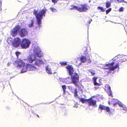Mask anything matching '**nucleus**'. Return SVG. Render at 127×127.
I'll return each instance as SVG.
<instances>
[{
	"label": "nucleus",
	"mask_w": 127,
	"mask_h": 127,
	"mask_svg": "<svg viewBox=\"0 0 127 127\" xmlns=\"http://www.w3.org/2000/svg\"><path fill=\"white\" fill-rule=\"evenodd\" d=\"M31 43L30 41L26 38H24L22 40L21 47L22 48L26 49L28 48Z\"/></svg>",
	"instance_id": "0eeeda50"
},
{
	"label": "nucleus",
	"mask_w": 127,
	"mask_h": 127,
	"mask_svg": "<svg viewBox=\"0 0 127 127\" xmlns=\"http://www.w3.org/2000/svg\"><path fill=\"white\" fill-rule=\"evenodd\" d=\"M37 117H39V116L38 115H37Z\"/></svg>",
	"instance_id": "79ce46f5"
},
{
	"label": "nucleus",
	"mask_w": 127,
	"mask_h": 127,
	"mask_svg": "<svg viewBox=\"0 0 127 127\" xmlns=\"http://www.w3.org/2000/svg\"><path fill=\"white\" fill-rule=\"evenodd\" d=\"M117 1L119 2H124L126 3H127V2L124 1V0H117Z\"/></svg>",
	"instance_id": "7c9ffc66"
},
{
	"label": "nucleus",
	"mask_w": 127,
	"mask_h": 127,
	"mask_svg": "<svg viewBox=\"0 0 127 127\" xmlns=\"http://www.w3.org/2000/svg\"><path fill=\"white\" fill-rule=\"evenodd\" d=\"M119 11L120 12L123 11V7L119 9Z\"/></svg>",
	"instance_id": "c9c22d12"
},
{
	"label": "nucleus",
	"mask_w": 127,
	"mask_h": 127,
	"mask_svg": "<svg viewBox=\"0 0 127 127\" xmlns=\"http://www.w3.org/2000/svg\"><path fill=\"white\" fill-rule=\"evenodd\" d=\"M21 54L20 52L17 51L15 52V54L17 57L18 58V56Z\"/></svg>",
	"instance_id": "cd10ccee"
},
{
	"label": "nucleus",
	"mask_w": 127,
	"mask_h": 127,
	"mask_svg": "<svg viewBox=\"0 0 127 127\" xmlns=\"http://www.w3.org/2000/svg\"><path fill=\"white\" fill-rule=\"evenodd\" d=\"M108 103H109V104H110V102H109Z\"/></svg>",
	"instance_id": "37998d69"
},
{
	"label": "nucleus",
	"mask_w": 127,
	"mask_h": 127,
	"mask_svg": "<svg viewBox=\"0 0 127 127\" xmlns=\"http://www.w3.org/2000/svg\"><path fill=\"white\" fill-rule=\"evenodd\" d=\"M111 5L110 2L108 1H107L106 2V7L107 8H108L110 7Z\"/></svg>",
	"instance_id": "4be33fe9"
},
{
	"label": "nucleus",
	"mask_w": 127,
	"mask_h": 127,
	"mask_svg": "<svg viewBox=\"0 0 127 127\" xmlns=\"http://www.w3.org/2000/svg\"><path fill=\"white\" fill-rule=\"evenodd\" d=\"M20 28V27L19 26H17L14 29L12 30L11 34L13 36H14L16 35Z\"/></svg>",
	"instance_id": "ddd939ff"
},
{
	"label": "nucleus",
	"mask_w": 127,
	"mask_h": 127,
	"mask_svg": "<svg viewBox=\"0 0 127 127\" xmlns=\"http://www.w3.org/2000/svg\"><path fill=\"white\" fill-rule=\"evenodd\" d=\"M44 62H47L45 60H44L43 61L41 59H37L35 60L34 64L35 65L39 66L41 65L44 64L45 63Z\"/></svg>",
	"instance_id": "f8f14e48"
},
{
	"label": "nucleus",
	"mask_w": 127,
	"mask_h": 127,
	"mask_svg": "<svg viewBox=\"0 0 127 127\" xmlns=\"http://www.w3.org/2000/svg\"><path fill=\"white\" fill-rule=\"evenodd\" d=\"M50 9L53 12H57V10L56 9L54 8H53L51 7Z\"/></svg>",
	"instance_id": "393cba45"
},
{
	"label": "nucleus",
	"mask_w": 127,
	"mask_h": 127,
	"mask_svg": "<svg viewBox=\"0 0 127 127\" xmlns=\"http://www.w3.org/2000/svg\"><path fill=\"white\" fill-rule=\"evenodd\" d=\"M45 70L47 73L50 74H51L52 73L51 69L49 67L48 65H47L45 66Z\"/></svg>",
	"instance_id": "f3484780"
},
{
	"label": "nucleus",
	"mask_w": 127,
	"mask_h": 127,
	"mask_svg": "<svg viewBox=\"0 0 127 127\" xmlns=\"http://www.w3.org/2000/svg\"><path fill=\"white\" fill-rule=\"evenodd\" d=\"M126 60V59L125 60H123L122 59H121L120 60V61L121 62H125Z\"/></svg>",
	"instance_id": "e433bc0d"
},
{
	"label": "nucleus",
	"mask_w": 127,
	"mask_h": 127,
	"mask_svg": "<svg viewBox=\"0 0 127 127\" xmlns=\"http://www.w3.org/2000/svg\"><path fill=\"white\" fill-rule=\"evenodd\" d=\"M105 87L109 90V92L108 93L109 95L110 96H112V93L111 91L110 86L109 85H107L105 86Z\"/></svg>",
	"instance_id": "a211bd4d"
},
{
	"label": "nucleus",
	"mask_w": 127,
	"mask_h": 127,
	"mask_svg": "<svg viewBox=\"0 0 127 127\" xmlns=\"http://www.w3.org/2000/svg\"><path fill=\"white\" fill-rule=\"evenodd\" d=\"M25 68L27 70L29 71H35L36 70L37 68L34 65L28 64L25 66Z\"/></svg>",
	"instance_id": "9b49d317"
},
{
	"label": "nucleus",
	"mask_w": 127,
	"mask_h": 127,
	"mask_svg": "<svg viewBox=\"0 0 127 127\" xmlns=\"http://www.w3.org/2000/svg\"><path fill=\"white\" fill-rule=\"evenodd\" d=\"M87 102L89 103V104L90 106H95L96 104V101L93 100L92 98L88 99Z\"/></svg>",
	"instance_id": "dca6fc26"
},
{
	"label": "nucleus",
	"mask_w": 127,
	"mask_h": 127,
	"mask_svg": "<svg viewBox=\"0 0 127 127\" xmlns=\"http://www.w3.org/2000/svg\"><path fill=\"white\" fill-rule=\"evenodd\" d=\"M91 21H89V22H88L89 24H90V23H91Z\"/></svg>",
	"instance_id": "a19ab883"
},
{
	"label": "nucleus",
	"mask_w": 127,
	"mask_h": 127,
	"mask_svg": "<svg viewBox=\"0 0 127 127\" xmlns=\"http://www.w3.org/2000/svg\"><path fill=\"white\" fill-rule=\"evenodd\" d=\"M94 84L95 85V86H100V84L97 83L96 81L95 82H94Z\"/></svg>",
	"instance_id": "2f4dec72"
},
{
	"label": "nucleus",
	"mask_w": 127,
	"mask_h": 127,
	"mask_svg": "<svg viewBox=\"0 0 127 127\" xmlns=\"http://www.w3.org/2000/svg\"><path fill=\"white\" fill-rule=\"evenodd\" d=\"M91 74L93 75H94L95 74V73L94 71H92L90 72Z\"/></svg>",
	"instance_id": "72a5a7b5"
},
{
	"label": "nucleus",
	"mask_w": 127,
	"mask_h": 127,
	"mask_svg": "<svg viewBox=\"0 0 127 127\" xmlns=\"http://www.w3.org/2000/svg\"><path fill=\"white\" fill-rule=\"evenodd\" d=\"M99 108L101 110H105L107 112L109 113L110 116H112L113 114V111L111 110V109L108 107H106L104 105H100L99 106Z\"/></svg>",
	"instance_id": "1a4fd4ad"
},
{
	"label": "nucleus",
	"mask_w": 127,
	"mask_h": 127,
	"mask_svg": "<svg viewBox=\"0 0 127 127\" xmlns=\"http://www.w3.org/2000/svg\"><path fill=\"white\" fill-rule=\"evenodd\" d=\"M97 79V78L93 77V80L94 81V82H95L96 81Z\"/></svg>",
	"instance_id": "473e14b6"
},
{
	"label": "nucleus",
	"mask_w": 127,
	"mask_h": 127,
	"mask_svg": "<svg viewBox=\"0 0 127 127\" xmlns=\"http://www.w3.org/2000/svg\"><path fill=\"white\" fill-rule=\"evenodd\" d=\"M33 53L37 57L40 58L43 56V54L41 51L40 48L37 45L33 46Z\"/></svg>",
	"instance_id": "39448f33"
},
{
	"label": "nucleus",
	"mask_w": 127,
	"mask_h": 127,
	"mask_svg": "<svg viewBox=\"0 0 127 127\" xmlns=\"http://www.w3.org/2000/svg\"><path fill=\"white\" fill-rule=\"evenodd\" d=\"M99 87H94V88H95V90L97 89Z\"/></svg>",
	"instance_id": "58836bf2"
},
{
	"label": "nucleus",
	"mask_w": 127,
	"mask_h": 127,
	"mask_svg": "<svg viewBox=\"0 0 127 127\" xmlns=\"http://www.w3.org/2000/svg\"><path fill=\"white\" fill-rule=\"evenodd\" d=\"M62 87L63 90V91H65L66 89V86L65 85L62 86Z\"/></svg>",
	"instance_id": "c756f323"
},
{
	"label": "nucleus",
	"mask_w": 127,
	"mask_h": 127,
	"mask_svg": "<svg viewBox=\"0 0 127 127\" xmlns=\"http://www.w3.org/2000/svg\"><path fill=\"white\" fill-rule=\"evenodd\" d=\"M116 104H118L121 107L124 105H123V104L120 102H119L117 103L116 102V103H114V105L115 106Z\"/></svg>",
	"instance_id": "412c9836"
},
{
	"label": "nucleus",
	"mask_w": 127,
	"mask_h": 127,
	"mask_svg": "<svg viewBox=\"0 0 127 127\" xmlns=\"http://www.w3.org/2000/svg\"><path fill=\"white\" fill-rule=\"evenodd\" d=\"M21 43V39L18 38H16L14 39L12 45L13 46L16 48L19 46Z\"/></svg>",
	"instance_id": "9d476101"
},
{
	"label": "nucleus",
	"mask_w": 127,
	"mask_h": 127,
	"mask_svg": "<svg viewBox=\"0 0 127 127\" xmlns=\"http://www.w3.org/2000/svg\"><path fill=\"white\" fill-rule=\"evenodd\" d=\"M1 4H0V7H1Z\"/></svg>",
	"instance_id": "49530a36"
},
{
	"label": "nucleus",
	"mask_w": 127,
	"mask_h": 127,
	"mask_svg": "<svg viewBox=\"0 0 127 127\" xmlns=\"http://www.w3.org/2000/svg\"><path fill=\"white\" fill-rule=\"evenodd\" d=\"M80 59L82 63H85L86 62L88 63H90L91 62L90 57L89 56L81 55L80 57Z\"/></svg>",
	"instance_id": "6e6552de"
},
{
	"label": "nucleus",
	"mask_w": 127,
	"mask_h": 127,
	"mask_svg": "<svg viewBox=\"0 0 127 127\" xmlns=\"http://www.w3.org/2000/svg\"><path fill=\"white\" fill-rule=\"evenodd\" d=\"M66 68L68 70L69 75L71 76V81H66V84L72 83L76 86L79 81L78 75L77 73L74 72L73 68L72 66L68 65Z\"/></svg>",
	"instance_id": "f257e3e1"
},
{
	"label": "nucleus",
	"mask_w": 127,
	"mask_h": 127,
	"mask_svg": "<svg viewBox=\"0 0 127 127\" xmlns=\"http://www.w3.org/2000/svg\"><path fill=\"white\" fill-rule=\"evenodd\" d=\"M63 91V95H64L65 94V91Z\"/></svg>",
	"instance_id": "ea45409f"
},
{
	"label": "nucleus",
	"mask_w": 127,
	"mask_h": 127,
	"mask_svg": "<svg viewBox=\"0 0 127 127\" xmlns=\"http://www.w3.org/2000/svg\"><path fill=\"white\" fill-rule=\"evenodd\" d=\"M77 89H75L74 90V96H77Z\"/></svg>",
	"instance_id": "bb28decb"
},
{
	"label": "nucleus",
	"mask_w": 127,
	"mask_h": 127,
	"mask_svg": "<svg viewBox=\"0 0 127 127\" xmlns=\"http://www.w3.org/2000/svg\"><path fill=\"white\" fill-rule=\"evenodd\" d=\"M52 1L54 3H56L57 2V0H52Z\"/></svg>",
	"instance_id": "f704fd0d"
},
{
	"label": "nucleus",
	"mask_w": 127,
	"mask_h": 127,
	"mask_svg": "<svg viewBox=\"0 0 127 127\" xmlns=\"http://www.w3.org/2000/svg\"><path fill=\"white\" fill-rule=\"evenodd\" d=\"M46 10V9H42L39 13H37V11L35 10H34L33 14L36 15L37 23L39 26L41 24V19L43 18V16L45 17V16Z\"/></svg>",
	"instance_id": "f03ea898"
},
{
	"label": "nucleus",
	"mask_w": 127,
	"mask_h": 127,
	"mask_svg": "<svg viewBox=\"0 0 127 127\" xmlns=\"http://www.w3.org/2000/svg\"><path fill=\"white\" fill-rule=\"evenodd\" d=\"M60 64H61L62 65H66L67 64V62H65V61L60 62Z\"/></svg>",
	"instance_id": "b1692460"
},
{
	"label": "nucleus",
	"mask_w": 127,
	"mask_h": 127,
	"mask_svg": "<svg viewBox=\"0 0 127 127\" xmlns=\"http://www.w3.org/2000/svg\"><path fill=\"white\" fill-rule=\"evenodd\" d=\"M114 64V62H113L111 63L105 64L104 66V67L108 66V67H104L103 66L101 68L104 69H108L109 71H114L115 69L118 68L119 66V64L117 63L115 66H113Z\"/></svg>",
	"instance_id": "20e7f679"
},
{
	"label": "nucleus",
	"mask_w": 127,
	"mask_h": 127,
	"mask_svg": "<svg viewBox=\"0 0 127 127\" xmlns=\"http://www.w3.org/2000/svg\"><path fill=\"white\" fill-rule=\"evenodd\" d=\"M11 63H8L7 64V66H9L10 65V64Z\"/></svg>",
	"instance_id": "4c0bfd02"
},
{
	"label": "nucleus",
	"mask_w": 127,
	"mask_h": 127,
	"mask_svg": "<svg viewBox=\"0 0 127 127\" xmlns=\"http://www.w3.org/2000/svg\"><path fill=\"white\" fill-rule=\"evenodd\" d=\"M97 8L98 9H100L102 12H104L105 11V10L103 7L100 6H98L97 7Z\"/></svg>",
	"instance_id": "a878e982"
},
{
	"label": "nucleus",
	"mask_w": 127,
	"mask_h": 127,
	"mask_svg": "<svg viewBox=\"0 0 127 127\" xmlns=\"http://www.w3.org/2000/svg\"><path fill=\"white\" fill-rule=\"evenodd\" d=\"M85 48L86 49H87V48H86V47H85Z\"/></svg>",
	"instance_id": "c03bdc74"
},
{
	"label": "nucleus",
	"mask_w": 127,
	"mask_h": 127,
	"mask_svg": "<svg viewBox=\"0 0 127 127\" xmlns=\"http://www.w3.org/2000/svg\"><path fill=\"white\" fill-rule=\"evenodd\" d=\"M71 7L72 8H70L71 10H72L73 9H76L77 10L81 12H86L88 10L87 6L85 5H81L78 6L72 5Z\"/></svg>",
	"instance_id": "423d86ee"
},
{
	"label": "nucleus",
	"mask_w": 127,
	"mask_h": 127,
	"mask_svg": "<svg viewBox=\"0 0 127 127\" xmlns=\"http://www.w3.org/2000/svg\"><path fill=\"white\" fill-rule=\"evenodd\" d=\"M15 66L21 70L20 73H23L26 72V69L25 68V63L22 60H16L14 63Z\"/></svg>",
	"instance_id": "7ed1b4c3"
},
{
	"label": "nucleus",
	"mask_w": 127,
	"mask_h": 127,
	"mask_svg": "<svg viewBox=\"0 0 127 127\" xmlns=\"http://www.w3.org/2000/svg\"><path fill=\"white\" fill-rule=\"evenodd\" d=\"M122 110H123L124 111V112L125 113L127 112V108L125 105H124L121 109Z\"/></svg>",
	"instance_id": "5701e85b"
},
{
	"label": "nucleus",
	"mask_w": 127,
	"mask_h": 127,
	"mask_svg": "<svg viewBox=\"0 0 127 127\" xmlns=\"http://www.w3.org/2000/svg\"><path fill=\"white\" fill-rule=\"evenodd\" d=\"M113 100H115V99H113Z\"/></svg>",
	"instance_id": "a18cd8bd"
},
{
	"label": "nucleus",
	"mask_w": 127,
	"mask_h": 127,
	"mask_svg": "<svg viewBox=\"0 0 127 127\" xmlns=\"http://www.w3.org/2000/svg\"><path fill=\"white\" fill-rule=\"evenodd\" d=\"M36 58L35 56L33 54L30 55L27 58L28 61L30 63H32L33 61H35Z\"/></svg>",
	"instance_id": "4468645a"
},
{
	"label": "nucleus",
	"mask_w": 127,
	"mask_h": 127,
	"mask_svg": "<svg viewBox=\"0 0 127 127\" xmlns=\"http://www.w3.org/2000/svg\"><path fill=\"white\" fill-rule=\"evenodd\" d=\"M34 23V21L33 20H32L31 22L28 24V27L30 28H31L33 27Z\"/></svg>",
	"instance_id": "6ab92c4d"
},
{
	"label": "nucleus",
	"mask_w": 127,
	"mask_h": 127,
	"mask_svg": "<svg viewBox=\"0 0 127 127\" xmlns=\"http://www.w3.org/2000/svg\"><path fill=\"white\" fill-rule=\"evenodd\" d=\"M111 10V8H110L108 9L106 11V13L107 14L109 13L110 12Z\"/></svg>",
	"instance_id": "c85d7f7f"
},
{
	"label": "nucleus",
	"mask_w": 127,
	"mask_h": 127,
	"mask_svg": "<svg viewBox=\"0 0 127 127\" xmlns=\"http://www.w3.org/2000/svg\"><path fill=\"white\" fill-rule=\"evenodd\" d=\"M28 33V32L26 29L25 28L22 29L20 31L19 34L21 37L26 36Z\"/></svg>",
	"instance_id": "2eb2a0df"
},
{
	"label": "nucleus",
	"mask_w": 127,
	"mask_h": 127,
	"mask_svg": "<svg viewBox=\"0 0 127 127\" xmlns=\"http://www.w3.org/2000/svg\"><path fill=\"white\" fill-rule=\"evenodd\" d=\"M79 99L80 101H81L82 103H83L85 102L86 101H87V102L88 101V99H85L83 98H80Z\"/></svg>",
	"instance_id": "aec40b11"
}]
</instances>
